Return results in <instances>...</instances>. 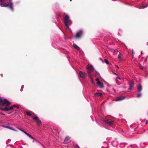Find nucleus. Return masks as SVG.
Listing matches in <instances>:
<instances>
[{"instance_id": "nucleus-45", "label": "nucleus", "mask_w": 148, "mask_h": 148, "mask_svg": "<svg viewBox=\"0 0 148 148\" xmlns=\"http://www.w3.org/2000/svg\"><path fill=\"white\" fill-rule=\"evenodd\" d=\"M70 1H71V0H70Z\"/></svg>"}, {"instance_id": "nucleus-6", "label": "nucleus", "mask_w": 148, "mask_h": 148, "mask_svg": "<svg viewBox=\"0 0 148 148\" xmlns=\"http://www.w3.org/2000/svg\"><path fill=\"white\" fill-rule=\"evenodd\" d=\"M103 121L110 126H112L114 123V121L111 120L103 119Z\"/></svg>"}, {"instance_id": "nucleus-29", "label": "nucleus", "mask_w": 148, "mask_h": 148, "mask_svg": "<svg viewBox=\"0 0 148 148\" xmlns=\"http://www.w3.org/2000/svg\"><path fill=\"white\" fill-rule=\"evenodd\" d=\"M24 85H22V86H21V90H20L21 91H22L23 90V88H24Z\"/></svg>"}, {"instance_id": "nucleus-39", "label": "nucleus", "mask_w": 148, "mask_h": 148, "mask_svg": "<svg viewBox=\"0 0 148 148\" xmlns=\"http://www.w3.org/2000/svg\"><path fill=\"white\" fill-rule=\"evenodd\" d=\"M0 114H2V115H4L5 114L3 113H2L1 112H0Z\"/></svg>"}, {"instance_id": "nucleus-1", "label": "nucleus", "mask_w": 148, "mask_h": 148, "mask_svg": "<svg viewBox=\"0 0 148 148\" xmlns=\"http://www.w3.org/2000/svg\"><path fill=\"white\" fill-rule=\"evenodd\" d=\"M5 1V0H0V6L2 7H8L13 11V3L11 0H9V3L7 4L4 3Z\"/></svg>"}, {"instance_id": "nucleus-34", "label": "nucleus", "mask_w": 148, "mask_h": 148, "mask_svg": "<svg viewBox=\"0 0 148 148\" xmlns=\"http://www.w3.org/2000/svg\"><path fill=\"white\" fill-rule=\"evenodd\" d=\"M18 129L20 130L21 131V132H23L24 131L23 130L21 129L20 128H18Z\"/></svg>"}, {"instance_id": "nucleus-23", "label": "nucleus", "mask_w": 148, "mask_h": 148, "mask_svg": "<svg viewBox=\"0 0 148 148\" xmlns=\"http://www.w3.org/2000/svg\"><path fill=\"white\" fill-rule=\"evenodd\" d=\"M88 76L90 78L91 80H92V77L90 73H88Z\"/></svg>"}, {"instance_id": "nucleus-21", "label": "nucleus", "mask_w": 148, "mask_h": 148, "mask_svg": "<svg viewBox=\"0 0 148 148\" xmlns=\"http://www.w3.org/2000/svg\"><path fill=\"white\" fill-rule=\"evenodd\" d=\"M14 107H16V108H18V106H16V105H13V106H12L10 107V108H11V110H12L13 108H14Z\"/></svg>"}, {"instance_id": "nucleus-13", "label": "nucleus", "mask_w": 148, "mask_h": 148, "mask_svg": "<svg viewBox=\"0 0 148 148\" xmlns=\"http://www.w3.org/2000/svg\"><path fill=\"white\" fill-rule=\"evenodd\" d=\"M97 84L100 88H103L104 86L103 84L100 82H97Z\"/></svg>"}, {"instance_id": "nucleus-38", "label": "nucleus", "mask_w": 148, "mask_h": 148, "mask_svg": "<svg viewBox=\"0 0 148 148\" xmlns=\"http://www.w3.org/2000/svg\"><path fill=\"white\" fill-rule=\"evenodd\" d=\"M146 124H148V120L146 122Z\"/></svg>"}, {"instance_id": "nucleus-22", "label": "nucleus", "mask_w": 148, "mask_h": 148, "mask_svg": "<svg viewBox=\"0 0 148 148\" xmlns=\"http://www.w3.org/2000/svg\"><path fill=\"white\" fill-rule=\"evenodd\" d=\"M27 136H28L30 138H31L32 139H33V140H35V139L32 136L28 134V135H27Z\"/></svg>"}, {"instance_id": "nucleus-7", "label": "nucleus", "mask_w": 148, "mask_h": 148, "mask_svg": "<svg viewBox=\"0 0 148 148\" xmlns=\"http://www.w3.org/2000/svg\"><path fill=\"white\" fill-rule=\"evenodd\" d=\"M80 77L82 78H85L87 76V74L85 73L83 71H80L79 73Z\"/></svg>"}, {"instance_id": "nucleus-5", "label": "nucleus", "mask_w": 148, "mask_h": 148, "mask_svg": "<svg viewBox=\"0 0 148 148\" xmlns=\"http://www.w3.org/2000/svg\"><path fill=\"white\" fill-rule=\"evenodd\" d=\"M86 68L88 73H90L92 72L94 70V67L91 64H88Z\"/></svg>"}, {"instance_id": "nucleus-40", "label": "nucleus", "mask_w": 148, "mask_h": 148, "mask_svg": "<svg viewBox=\"0 0 148 148\" xmlns=\"http://www.w3.org/2000/svg\"><path fill=\"white\" fill-rule=\"evenodd\" d=\"M91 80V83H93V79H92V80Z\"/></svg>"}, {"instance_id": "nucleus-42", "label": "nucleus", "mask_w": 148, "mask_h": 148, "mask_svg": "<svg viewBox=\"0 0 148 148\" xmlns=\"http://www.w3.org/2000/svg\"><path fill=\"white\" fill-rule=\"evenodd\" d=\"M114 73V74H115V75H116V73Z\"/></svg>"}, {"instance_id": "nucleus-10", "label": "nucleus", "mask_w": 148, "mask_h": 148, "mask_svg": "<svg viewBox=\"0 0 148 148\" xmlns=\"http://www.w3.org/2000/svg\"><path fill=\"white\" fill-rule=\"evenodd\" d=\"M125 98V96H121V97H117L116 99V100L117 101L122 100L124 99Z\"/></svg>"}, {"instance_id": "nucleus-12", "label": "nucleus", "mask_w": 148, "mask_h": 148, "mask_svg": "<svg viewBox=\"0 0 148 148\" xmlns=\"http://www.w3.org/2000/svg\"><path fill=\"white\" fill-rule=\"evenodd\" d=\"M94 95L95 96L101 97L103 95V94L101 93H95Z\"/></svg>"}, {"instance_id": "nucleus-15", "label": "nucleus", "mask_w": 148, "mask_h": 148, "mask_svg": "<svg viewBox=\"0 0 148 148\" xmlns=\"http://www.w3.org/2000/svg\"><path fill=\"white\" fill-rule=\"evenodd\" d=\"M73 47L75 49H76L77 50H79L80 49V48L76 44H73Z\"/></svg>"}, {"instance_id": "nucleus-25", "label": "nucleus", "mask_w": 148, "mask_h": 148, "mask_svg": "<svg viewBox=\"0 0 148 148\" xmlns=\"http://www.w3.org/2000/svg\"><path fill=\"white\" fill-rule=\"evenodd\" d=\"M142 96V94L141 93H138L137 94V96H136V97H140Z\"/></svg>"}, {"instance_id": "nucleus-28", "label": "nucleus", "mask_w": 148, "mask_h": 148, "mask_svg": "<svg viewBox=\"0 0 148 148\" xmlns=\"http://www.w3.org/2000/svg\"><path fill=\"white\" fill-rule=\"evenodd\" d=\"M9 129H10L12 130H13V131H16V130L14 129L13 127H10V128H9Z\"/></svg>"}, {"instance_id": "nucleus-19", "label": "nucleus", "mask_w": 148, "mask_h": 148, "mask_svg": "<svg viewBox=\"0 0 148 148\" xmlns=\"http://www.w3.org/2000/svg\"><path fill=\"white\" fill-rule=\"evenodd\" d=\"M5 111H9L10 110H11V108H10V107H6L5 108Z\"/></svg>"}, {"instance_id": "nucleus-31", "label": "nucleus", "mask_w": 148, "mask_h": 148, "mask_svg": "<svg viewBox=\"0 0 148 148\" xmlns=\"http://www.w3.org/2000/svg\"><path fill=\"white\" fill-rule=\"evenodd\" d=\"M0 109L2 111H5V108H0Z\"/></svg>"}, {"instance_id": "nucleus-41", "label": "nucleus", "mask_w": 148, "mask_h": 148, "mask_svg": "<svg viewBox=\"0 0 148 148\" xmlns=\"http://www.w3.org/2000/svg\"><path fill=\"white\" fill-rule=\"evenodd\" d=\"M1 77H3V74H1Z\"/></svg>"}, {"instance_id": "nucleus-30", "label": "nucleus", "mask_w": 148, "mask_h": 148, "mask_svg": "<svg viewBox=\"0 0 148 148\" xmlns=\"http://www.w3.org/2000/svg\"><path fill=\"white\" fill-rule=\"evenodd\" d=\"M23 132L27 136L28 135V134L25 131H24Z\"/></svg>"}, {"instance_id": "nucleus-16", "label": "nucleus", "mask_w": 148, "mask_h": 148, "mask_svg": "<svg viewBox=\"0 0 148 148\" xmlns=\"http://www.w3.org/2000/svg\"><path fill=\"white\" fill-rule=\"evenodd\" d=\"M118 144V143L116 141H114L112 142V145L114 147L116 146V145H117Z\"/></svg>"}, {"instance_id": "nucleus-9", "label": "nucleus", "mask_w": 148, "mask_h": 148, "mask_svg": "<svg viewBox=\"0 0 148 148\" xmlns=\"http://www.w3.org/2000/svg\"><path fill=\"white\" fill-rule=\"evenodd\" d=\"M129 85H130V87L128 89V90H131L133 88L134 83H133V82H132L131 81V82L130 84Z\"/></svg>"}, {"instance_id": "nucleus-32", "label": "nucleus", "mask_w": 148, "mask_h": 148, "mask_svg": "<svg viewBox=\"0 0 148 148\" xmlns=\"http://www.w3.org/2000/svg\"><path fill=\"white\" fill-rule=\"evenodd\" d=\"M96 81H97V82H100L99 79L98 78H97L96 79Z\"/></svg>"}, {"instance_id": "nucleus-26", "label": "nucleus", "mask_w": 148, "mask_h": 148, "mask_svg": "<svg viewBox=\"0 0 148 148\" xmlns=\"http://www.w3.org/2000/svg\"><path fill=\"white\" fill-rule=\"evenodd\" d=\"M26 113L27 115H28L29 116H31L32 115L31 114L29 111H27L26 112Z\"/></svg>"}, {"instance_id": "nucleus-27", "label": "nucleus", "mask_w": 148, "mask_h": 148, "mask_svg": "<svg viewBox=\"0 0 148 148\" xmlns=\"http://www.w3.org/2000/svg\"><path fill=\"white\" fill-rule=\"evenodd\" d=\"M95 72L96 73V75H97L98 76H100V75L99 73L96 70L95 71Z\"/></svg>"}, {"instance_id": "nucleus-33", "label": "nucleus", "mask_w": 148, "mask_h": 148, "mask_svg": "<svg viewBox=\"0 0 148 148\" xmlns=\"http://www.w3.org/2000/svg\"><path fill=\"white\" fill-rule=\"evenodd\" d=\"M10 127V126H6V127H5V128H8V129H9Z\"/></svg>"}, {"instance_id": "nucleus-3", "label": "nucleus", "mask_w": 148, "mask_h": 148, "mask_svg": "<svg viewBox=\"0 0 148 148\" xmlns=\"http://www.w3.org/2000/svg\"><path fill=\"white\" fill-rule=\"evenodd\" d=\"M10 103L9 101L5 99H3L0 97V106H8Z\"/></svg>"}, {"instance_id": "nucleus-14", "label": "nucleus", "mask_w": 148, "mask_h": 148, "mask_svg": "<svg viewBox=\"0 0 148 148\" xmlns=\"http://www.w3.org/2000/svg\"><path fill=\"white\" fill-rule=\"evenodd\" d=\"M118 57L120 60L122 61L123 60L122 55L121 53H119L118 55Z\"/></svg>"}, {"instance_id": "nucleus-8", "label": "nucleus", "mask_w": 148, "mask_h": 148, "mask_svg": "<svg viewBox=\"0 0 148 148\" xmlns=\"http://www.w3.org/2000/svg\"><path fill=\"white\" fill-rule=\"evenodd\" d=\"M33 119L35 120L36 121V122L38 123V125H40L41 123V121L39 119L38 117L36 116L33 117Z\"/></svg>"}, {"instance_id": "nucleus-4", "label": "nucleus", "mask_w": 148, "mask_h": 148, "mask_svg": "<svg viewBox=\"0 0 148 148\" xmlns=\"http://www.w3.org/2000/svg\"><path fill=\"white\" fill-rule=\"evenodd\" d=\"M83 31L82 30H80L77 31L75 36V38L77 39L80 38L83 34Z\"/></svg>"}, {"instance_id": "nucleus-36", "label": "nucleus", "mask_w": 148, "mask_h": 148, "mask_svg": "<svg viewBox=\"0 0 148 148\" xmlns=\"http://www.w3.org/2000/svg\"><path fill=\"white\" fill-rule=\"evenodd\" d=\"M6 126H5V125H1V126L2 127H5V128Z\"/></svg>"}, {"instance_id": "nucleus-17", "label": "nucleus", "mask_w": 148, "mask_h": 148, "mask_svg": "<svg viewBox=\"0 0 148 148\" xmlns=\"http://www.w3.org/2000/svg\"><path fill=\"white\" fill-rule=\"evenodd\" d=\"M70 138V137L68 136H66L64 139V141L65 142H67Z\"/></svg>"}, {"instance_id": "nucleus-37", "label": "nucleus", "mask_w": 148, "mask_h": 148, "mask_svg": "<svg viewBox=\"0 0 148 148\" xmlns=\"http://www.w3.org/2000/svg\"><path fill=\"white\" fill-rule=\"evenodd\" d=\"M116 78H117L118 79H121V78L120 77H116Z\"/></svg>"}, {"instance_id": "nucleus-18", "label": "nucleus", "mask_w": 148, "mask_h": 148, "mask_svg": "<svg viewBox=\"0 0 148 148\" xmlns=\"http://www.w3.org/2000/svg\"><path fill=\"white\" fill-rule=\"evenodd\" d=\"M148 6V4H147L146 5H143L141 7V8H145Z\"/></svg>"}, {"instance_id": "nucleus-24", "label": "nucleus", "mask_w": 148, "mask_h": 148, "mask_svg": "<svg viewBox=\"0 0 148 148\" xmlns=\"http://www.w3.org/2000/svg\"><path fill=\"white\" fill-rule=\"evenodd\" d=\"M104 62L107 64H109V62L106 59H105L104 60Z\"/></svg>"}, {"instance_id": "nucleus-20", "label": "nucleus", "mask_w": 148, "mask_h": 148, "mask_svg": "<svg viewBox=\"0 0 148 148\" xmlns=\"http://www.w3.org/2000/svg\"><path fill=\"white\" fill-rule=\"evenodd\" d=\"M104 143H105V144H106V145L105 146H102L101 147V148H106L108 146V144L107 143H106V142H104Z\"/></svg>"}, {"instance_id": "nucleus-35", "label": "nucleus", "mask_w": 148, "mask_h": 148, "mask_svg": "<svg viewBox=\"0 0 148 148\" xmlns=\"http://www.w3.org/2000/svg\"><path fill=\"white\" fill-rule=\"evenodd\" d=\"M132 54H134V50H133V49H132Z\"/></svg>"}, {"instance_id": "nucleus-44", "label": "nucleus", "mask_w": 148, "mask_h": 148, "mask_svg": "<svg viewBox=\"0 0 148 148\" xmlns=\"http://www.w3.org/2000/svg\"><path fill=\"white\" fill-rule=\"evenodd\" d=\"M147 45H148V42H147Z\"/></svg>"}, {"instance_id": "nucleus-43", "label": "nucleus", "mask_w": 148, "mask_h": 148, "mask_svg": "<svg viewBox=\"0 0 148 148\" xmlns=\"http://www.w3.org/2000/svg\"><path fill=\"white\" fill-rule=\"evenodd\" d=\"M141 54H142V53H143V51H141Z\"/></svg>"}, {"instance_id": "nucleus-11", "label": "nucleus", "mask_w": 148, "mask_h": 148, "mask_svg": "<svg viewBox=\"0 0 148 148\" xmlns=\"http://www.w3.org/2000/svg\"><path fill=\"white\" fill-rule=\"evenodd\" d=\"M138 91V92H140L142 90V87L140 84H139L137 86Z\"/></svg>"}, {"instance_id": "nucleus-2", "label": "nucleus", "mask_w": 148, "mask_h": 148, "mask_svg": "<svg viewBox=\"0 0 148 148\" xmlns=\"http://www.w3.org/2000/svg\"><path fill=\"white\" fill-rule=\"evenodd\" d=\"M64 22L66 26V28H69V25L71 24L72 22L69 19V17L67 15H65L64 19Z\"/></svg>"}]
</instances>
